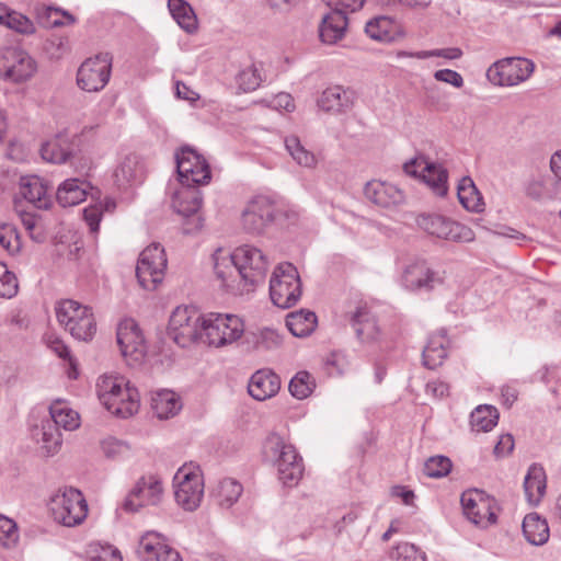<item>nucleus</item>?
<instances>
[{
    "label": "nucleus",
    "mask_w": 561,
    "mask_h": 561,
    "mask_svg": "<svg viewBox=\"0 0 561 561\" xmlns=\"http://www.w3.org/2000/svg\"><path fill=\"white\" fill-rule=\"evenodd\" d=\"M99 399L112 414L126 419L138 412L139 392L121 376H102L98 383Z\"/></svg>",
    "instance_id": "nucleus-1"
},
{
    "label": "nucleus",
    "mask_w": 561,
    "mask_h": 561,
    "mask_svg": "<svg viewBox=\"0 0 561 561\" xmlns=\"http://www.w3.org/2000/svg\"><path fill=\"white\" fill-rule=\"evenodd\" d=\"M88 503L82 492L72 486L58 490L48 502V512L59 526H78L88 516Z\"/></svg>",
    "instance_id": "nucleus-2"
},
{
    "label": "nucleus",
    "mask_w": 561,
    "mask_h": 561,
    "mask_svg": "<svg viewBox=\"0 0 561 561\" xmlns=\"http://www.w3.org/2000/svg\"><path fill=\"white\" fill-rule=\"evenodd\" d=\"M58 322L79 341H91L96 332V322L90 307L76 300L65 299L56 306Z\"/></svg>",
    "instance_id": "nucleus-3"
},
{
    "label": "nucleus",
    "mask_w": 561,
    "mask_h": 561,
    "mask_svg": "<svg viewBox=\"0 0 561 561\" xmlns=\"http://www.w3.org/2000/svg\"><path fill=\"white\" fill-rule=\"evenodd\" d=\"M203 343L220 347L239 340L244 334L241 318L229 313H209L203 318Z\"/></svg>",
    "instance_id": "nucleus-4"
},
{
    "label": "nucleus",
    "mask_w": 561,
    "mask_h": 561,
    "mask_svg": "<svg viewBox=\"0 0 561 561\" xmlns=\"http://www.w3.org/2000/svg\"><path fill=\"white\" fill-rule=\"evenodd\" d=\"M295 217V213H288L267 196H256L249 202L242 213L243 228L253 234H261L267 227L282 221V218Z\"/></svg>",
    "instance_id": "nucleus-5"
},
{
    "label": "nucleus",
    "mask_w": 561,
    "mask_h": 561,
    "mask_svg": "<svg viewBox=\"0 0 561 561\" xmlns=\"http://www.w3.org/2000/svg\"><path fill=\"white\" fill-rule=\"evenodd\" d=\"M270 296L279 308L293 307L301 296V282L297 268L288 262L278 264L270 280Z\"/></svg>",
    "instance_id": "nucleus-6"
},
{
    "label": "nucleus",
    "mask_w": 561,
    "mask_h": 561,
    "mask_svg": "<svg viewBox=\"0 0 561 561\" xmlns=\"http://www.w3.org/2000/svg\"><path fill=\"white\" fill-rule=\"evenodd\" d=\"M265 448L276 456L278 478L284 485L294 486L302 477L304 463L293 445L285 444L280 437H268Z\"/></svg>",
    "instance_id": "nucleus-7"
},
{
    "label": "nucleus",
    "mask_w": 561,
    "mask_h": 561,
    "mask_svg": "<svg viewBox=\"0 0 561 561\" xmlns=\"http://www.w3.org/2000/svg\"><path fill=\"white\" fill-rule=\"evenodd\" d=\"M203 318L193 308L178 307L169 320V336L181 347H187L197 341L203 342Z\"/></svg>",
    "instance_id": "nucleus-8"
},
{
    "label": "nucleus",
    "mask_w": 561,
    "mask_h": 561,
    "mask_svg": "<svg viewBox=\"0 0 561 561\" xmlns=\"http://www.w3.org/2000/svg\"><path fill=\"white\" fill-rule=\"evenodd\" d=\"M234 260L240 268L241 282L245 293L263 284L266 278L268 263L262 251L252 245H241L234 250Z\"/></svg>",
    "instance_id": "nucleus-9"
},
{
    "label": "nucleus",
    "mask_w": 561,
    "mask_h": 561,
    "mask_svg": "<svg viewBox=\"0 0 561 561\" xmlns=\"http://www.w3.org/2000/svg\"><path fill=\"white\" fill-rule=\"evenodd\" d=\"M167 268L164 249L159 243L147 247L139 255L136 266V276L140 286L145 289L154 290L163 280Z\"/></svg>",
    "instance_id": "nucleus-10"
},
{
    "label": "nucleus",
    "mask_w": 561,
    "mask_h": 561,
    "mask_svg": "<svg viewBox=\"0 0 561 561\" xmlns=\"http://www.w3.org/2000/svg\"><path fill=\"white\" fill-rule=\"evenodd\" d=\"M113 56L100 53L85 59L78 69L77 84L88 92H98L107 84L112 72Z\"/></svg>",
    "instance_id": "nucleus-11"
},
{
    "label": "nucleus",
    "mask_w": 561,
    "mask_h": 561,
    "mask_svg": "<svg viewBox=\"0 0 561 561\" xmlns=\"http://www.w3.org/2000/svg\"><path fill=\"white\" fill-rule=\"evenodd\" d=\"M534 71L533 61L519 57H506L495 61L486 71L495 85L512 87L527 80Z\"/></svg>",
    "instance_id": "nucleus-12"
},
{
    "label": "nucleus",
    "mask_w": 561,
    "mask_h": 561,
    "mask_svg": "<svg viewBox=\"0 0 561 561\" xmlns=\"http://www.w3.org/2000/svg\"><path fill=\"white\" fill-rule=\"evenodd\" d=\"M176 171L180 182L185 186L206 184L211 178L206 159L190 147H183L175 153Z\"/></svg>",
    "instance_id": "nucleus-13"
},
{
    "label": "nucleus",
    "mask_w": 561,
    "mask_h": 561,
    "mask_svg": "<svg viewBox=\"0 0 561 561\" xmlns=\"http://www.w3.org/2000/svg\"><path fill=\"white\" fill-rule=\"evenodd\" d=\"M36 69L35 60L26 51L14 47L0 50V78L21 83L30 80Z\"/></svg>",
    "instance_id": "nucleus-14"
},
{
    "label": "nucleus",
    "mask_w": 561,
    "mask_h": 561,
    "mask_svg": "<svg viewBox=\"0 0 561 561\" xmlns=\"http://www.w3.org/2000/svg\"><path fill=\"white\" fill-rule=\"evenodd\" d=\"M460 503L468 520L478 525L481 523L495 524L500 511L496 500L484 491L472 489L461 494Z\"/></svg>",
    "instance_id": "nucleus-15"
},
{
    "label": "nucleus",
    "mask_w": 561,
    "mask_h": 561,
    "mask_svg": "<svg viewBox=\"0 0 561 561\" xmlns=\"http://www.w3.org/2000/svg\"><path fill=\"white\" fill-rule=\"evenodd\" d=\"M421 229L439 239L470 242L473 240L472 230L457 221L437 214H423L416 219Z\"/></svg>",
    "instance_id": "nucleus-16"
},
{
    "label": "nucleus",
    "mask_w": 561,
    "mask_h": 561,
    "mask_svg": "<svg viewBox=\"0 0 561 561\" xmlns=\"http://www.w3.org/2000/svg\"><path fill=\"white\" fill-rule=\"evenodd\" d=\"M116 340L128 365L142 363L147 354V344L135 320L125 319L118 324Z\"/></svg>",
    "instance_id": "nucleus-17"
},
{
    "label": "nucleus",
    "mask_w": 561,
    "mask_h": 561,
    "mask_svg": "<svg viewBox=\"0 0 561 561\" xmlns=\"http://www.w3.org/2000/svg\"><path fill=\"white\" fill-rule=\"evenodd\" d=\"M403 170L412 176H420L432 191L443 197L447 194L448 172L442 165L428 161L425 156H417L403 164Z\"/></svg>",
    "instance_id": "nucleus-18"
},
{
    "label": "nucleus",
    "mask_w": 561,
    "mask_h": 561,
    "mask_svg": "<svg viewBox=\"0 0 561 561\" xmlns=\"http://www.w3.org/2000/svg\"><path fill=\"white\" fill-rule=\"evenodd\" d=\"M175 501L185 511H195L204 495V484L199 473L180 468L174 476Z\"/></svg>",
    "instance_id": "nucleus-19"
},
{
    "label": "nucleus",
    "mask_w": 561,
    "mask_h": 561,
    "mask_svg": "<svg viewBox=\"0 0 561 561\" xmlns=\"http://www.w3.org/2000/svg\"><path fill=\"white\" fill-rule=\"evenodd\" d=\"M137 554L141 561H183L165 537L156 530L147 531L138 542Z\"/></svg>",
    "instance_id": "nucleus-20"
},
{
    "label": "nucleus",
    "mask_w": 561,
    "mask_h": 561,
    "mask_svg": "<svg viewBox=\"0 0 561 561\" xmlns=\"http://www.w3.org/2000/svg\"><path fill=\"white\" fill-rule=\"evenodd\" d=\"M162 491L161 482L157 478H141L125 499L123 510L127 513H135L142 506L157 505Z\"/></svg>",
    "instance_id": "nucleus-21"
},
{
    "label": "nucleus",
    "mask_w": 561,
    "mask_h": 561,
    "mask_svg": "<svg viewBox=\"0 0 561 561\" xmlns=\"http://www.w3.org/2000/svg\"><path fill=\"white\" fill-rule=\"evenodd\" d=\"M403 286L411 290H426L430 291L436 285L442 283L438 273L432 270L424 261H416L409 264L402 274Z\"/></svg>",
    "instance_id": "nucleus-22"
},
{
    "label": "nucleus",
    "mask_w": 561,
    "mask_h": 561,
    "mask_svg": "<svg viewBox=\"0 0 561 561\" xmlns=\"http://www.w3.org/2000/svg\"><path fill=\"white\" fill-rule=\"evenodd\" d=\"M202 194L198 190L194 188V186H187L186 188L179 191L173 197L172 207L174 208V210L185 218L193 217L192 221L194 226L186 227V233L197 231L203 226L202 218L195 217V215L202 207Z\"/></svg>",
    "instance_id": "nucleus-23"
},
{
    "label": "nucleus",
    "mask_w": 561,
    "mask_h": 561,
    "mask_svg": "<svg viewBox=\"0 0 561 561\" xmlns=\"http://www.w3.org/2000/svg\"><path fill=\"white\" fill-rule=\"evenodd\" d=\"M317 105L325 113H346L354 105V92L342 85L329 87L318 98Z\"/></svg>",
    "instance_id": "nucleus-24"
},
{
    "label": "nucleus",
    "mask_w": 561,
    "mask_h": 561,
    "mask_svg": "<svg viewBox=\"0 0 561 561\" xmlns=\"http://www.w3.org/2000/svg\"><path fill=\"white\" fill-rule=\"evenodd\" d=\"M364 194L368 201L383 208L397 207L404 203L403 192L396 185L370 181L365 185Z\"/></svg>",
    "instance_id": "nucleus-25"
},
{
    "label": "nucleus",
    "mask_w": 561,
    "mask_h": 561,
    "mask_svg": "<svg viewBox=\"0 0 561 561\" xmlns=\"http://www.w3.org/2000/svg\"><path fill=\"white\" fill-rule=\"evenodd\" d=\"M19 194L37 209H48L53 204L46 183L37 175L21 176Z\"/></svg>",
    "instance_id": "nucleus-26"
},
{
    "label": "nucleus",
    "mask_w": 561,
    "mask_h": 561,
    "mask_svg": "<svg viewBox=\"0 0 561 561\" xmlns=\"http://www.w3.org/2000/svg\"><path fill=\"white\" fill-rule=\"evenodd\" d=\"M279 389L280 378L270 368L256 370L251 376L248 385L249 394L257 401H264L274 397Z\"/></svg>",
    "instance_id": "nucleus-27"
},
{
    "label": "nucleus",
    "mask_w": 561,
    "mask_h": 561,
    "mask_svg": "<svg viewBox=\"0 0 561 561\" xmlns=\"http://www.w3.org/2000/svg\"><path fill=\"white\" fill-rule=\"evenodd\" d=\"M214 268L217 278L221 280L222 286L227 288V290L234 295L245 293V290H243V282H241L240 268L237 266V261L234 260V251L230 255L222 257L216 256Z\"/></svg>",
    "instance_id": "nucleus-28"
},
{
    "label": "nucleus",
    "mask_w": 561,
    "mask_h": 561,
    "mask_svg": "<svg viewBox=\"0 0 561 561\" xmlns=\"http://www.w3.org/2000/svg\"><path fill=\"white\" fill-rule=\"evenodd\" d=\"M145 178V168L136 154L126 156L114 172L115 183L121 188L140 184Z\"/></svg>",
    "instance_id": "nucleus-29"
},
{
    "label": "nucleus",
    "mask_w": 561,
    "mask_h": 561,
    "mask_svg": "<svg viewBox=\"0 0 561 561\" xmlns=\"http://www.w3.org/2000/svg\"><path fill=\"white\" fill-rule=\"evenodd\" d=\"M351 325L357 339L364 343L375 342L379 336L376 317L366 306L357 307L351 317Z\"/></svg>",
    "instance_id": "nucleus-30"
},
{
    "label": "nucleus",
    "mask_w": 561,
    "mask_h": 561,
    "mask_svg": "<svg viewBox=\"0 0 561 561\" xmlns=\"http://www.w3.org/2000/svg\"><path fill=\"white\" fill-rule=\"evenodd\" d=\"M347 27V16L339 10L327 13L319 26V36L325 44H335L343 38Z\"/></svg>",
    "instance_id": "nucleus-31"
},
{
    "label": "nucleus",
    "mask_w": 561,
    "mask_h": 561,
    "mask_svg": "<svg viewBox=\"0 0 561 561\" xmlns=\"http://www.w3.org/2000/svg\"><path fill=\"white\" fill-rule=\"evenodd\" d=\"M91 188L90 183L79 179H67L57 188L56 201L62 207L80 204Z\"/></svg>",
    "instance_id": "nucleus-32"
},
{
    "label": "nucleus",
    "mask_w": 561,
    "mask_h": 561,
    "mask_svg": "<svg viewBox=\"0 0 561 561\" xmlns=\"http://www.w3.org/2000/svg\"><path fill=\"white\" fill-rule=\"evenodd\" d=\"M447 339L446 330L442 329L437 333L430 336L426 346L423 350V364L430 369L440 366L447 357Z\"/></svg>",
    "instance_id": "nucleus-33"
},
{
    "label": "nucleus",
    "mask_w": 561,
    "mask_h": 561,
    "mask_svg": "<svg viewBox=\"0 0 561 561\" xmlns=\"http://www.w3.org/2000/svg\"><path fill=\"white\" fill-rule=\"evenodd\" d=\"M547 477L545 469L537 463L529 467L524 480L525 495L530 505H537L546 493Z\"/></svg>",
    "instance_id": "nucleus-34"
},
{
    "label": "nucleus",
    "mask_w": 561,
    "mask_h": 561,
    "mask_svg": "<svg viewBox=\"0 0 561 561\" xmlns=\"http://www.w3.org/2000/svg\"><path fill=\"white\" fill-rule=\"evenodd\" d=\"M525 192L534 201L554 198L560 194V183L552 175H538L527 182Z\"/></svg>",
    "instance_id": "nucleus-35"
},
{
    "label": "nucleus",
    "mask_w": 561,
    "mask_h": 561,
    "mask_svg": "<svg viewBox=\"0 0 561 561\" xmlns=\"http://www.w3.org/2000/svg\"><path fill=\"white\" fill-rule=\"evenodd\" d=\"M243 343L248 351H270L282 345V336L276 330L264 328L257 331L247 332Z\"/></svg>",
    "instance_id": "nucleus-36"
},
{
    "label": "nucleus",
    "mask_w": 561,
    "mask_h": 561,
    "mask_svg": "<svg viewBox=\"0 0 561 561\" xmlns=\"http://www.w3.org/2000/svg\"><path fill=\"white\" fill-rule=\"evenodd\" d=\"M151 408L158 419L165 420L176 415L182 404L173 391L161 390L151 398Z\"/></svg>",
    "instance_id": "nucleus-37"
},
{
    "label": "nucleus",
    "mask_w": 561,
    "mask_h": 561,
    "mask_svg": "<svg viewBox=\"0 0 561 561\" xmlns=\"http://www.w3.org/2000/svg\"><path fill=\"white\" fill-rule=\"evenodd\" d=\"M318 323L314 312L310 310H299L287 316L286 327L294 336L305 337L310 335Z\"/></svg>",
    "instance_id": "nucleus-38"
},
{
    "label": "nucleus",
    "mask_w": 561,
    "mask_h": 561,
    "mask_svg": "<svg viewBox=\"0 0 561 561\" xmlns=\"http://www.w3.org/2000/svg\"><path fill=\"white\" fill-rule=\"evenodd\" d=\"M168 8L172 18L186 33H194L197 30V18L192 7L184 0H169Z\"/></svg>",
    "instance_id": "nucleus-39"
},
{
    "label": "nucleus",
    "mask_w": 561,
    "mask_h": 561,
    "mask_svg": "<svg viewBox=\"0 0 561 561\" xmlns=\"http://www.w3.org/2000/svg\"><path fill=\"white\" fill-rule=\"evenodd\" d=\"M457 195L459 203L470 211H481L483 209V199L473 181L465 176L458 184Z\"/></svg>",
    "instance_id": "nucleus-40"
},
{
    "label": "nucleus",
    "mask_w": 561,
    "mask_h": 561,
    "mask_svg": "<svg viewBox=\"0 0 561 561\" xmlns=\"http://www.w3.org/2000/svg\"><path fill=\"white\" fill-rule=\"evenodd\" d=\"M499 412L492 405H479L470 415V424L477 432H489L497 423Z\"/></svg>",
    "instance_id": "nucleus-41"
},
{
    "label": "nucleus",
    "mask_w": 561,
    "mask_h": 561,
    "mask_svg": "<svg viewBox=\"0 0 561 561\" xmlns=\"http://www.w3.org/2000/svg\"><path fill=\"white\" fill-rule=\"evenodd\" d=\"M49 413L54 424L67 431H73L79 427V414L72 409L68 408L62 402H55L49 408Z\"/></svg>",
    "instance_id": "nucleus-42"
},
{
    "label": "nucleus",
    "mask_w": 561,
    "mask_h": 561,
    "mask_svg": "<svg viewBox=\"0 0 561 561\" xmlns=\"http://www.w3.org/2000/svg\"><path fill=\"white\" fill-rule=\"evenodd\" d=\"M285 147L290 157L301 167L314 168L317 165V159L313 152L306 149L300 139L295 136H288L285 138Z\"/></svg>",
    "instance_id": "nucleus-43"
},
{
    "label": "nucleus",
    "mask_w": 561,
    "mask_h": 561,
    "mask_svg": "<svg viewBox=\"0 0 561 561\" xmlns=\"http://www.w3.org/2000/svg\"><path fill=\"white\" fill-rule=\"evenodd\" d=\"M393 27L394 23L390 18L377 16L366 23L365 32L375 41L390 42L393 38Z\"/></svg>",
    "instance_id": "nucleus-44"
},
{
    "label": "nucleus",
    "mask_w": 561,
    "mask_h": 561,
    "mask_svg": "<svg viewBox=\"0 0 561 561\" xmlns=\"http://www.w3.org/2000/svg\"><path fill=\"white\" fill-rule=\"evenodd\" d=\"M69 145L61 138H56L43 144L41 156L44 160L53 163H64L70 157Z\"/></svg>",
    "instance_id": "nucleus-45"
},
{
    "label": "nucleus",
    "mask_w": 561,
    "mask_h": 561,
    "mask_svg": "<svg viewBox=\"0 0 561 561\" xmlns=\"http://www.w3.org/2000/svg\"><path fill=\"white\" fill-rule=\"evenodd\" d=\"M316 387L314 379L308 371L297 373L289 382V391L293 397L302 400L309 397Z\"/></svg>",
    "instance_id": "nucleus-46"
},
{
    "label": "nucleus",
    "mask_w": 561,
    "mask_h": 561,
    "mask_svg": "<svg viewBox=\"0 0 561 561\" xmlns=\"http://www.w3.org/2000/svg\"><path fill=\"white\" fill-rule=\"evenodd\" d=\"M462 56V50L458 47H448L440 49H432V50H421L416 53H410L405 50H399L397 53V57H412L417 59H426L430 57H442L445 59H458Z\"/></svg>",
    "instance_id": "nucleus-47"
},
{
    "label": "nucleus",
    "mask_w": 561,
    "mask_h": 561,
    "mask_svg": "<svg viewBox=\"0 0 561 561\" xmlns=\"http://www.w3.org/2000/svg\"><path fill=\"white\" fill-rule=\"evenodd\" d=\"M243 488L241 483L233 479H225L219 485V504L225 507H230L241 496Z\"/></svg>",
    "instance_id": "nucleus-48"
},
{
    "label": "nucleus",
    "mask_w": 561,
    "mask_h": 561,
    "mask_svg": "<svg viewBox=\"0 0 561 561\" xmlns=\"http://www.w3.org/2000/svg\"><path fill=\"white\" fill-rule=\"evenodd\" d=\"M453 468L451 460L445 456L430 457L424 463V473L430 478H442L447 476Z\"/></svg>",
    "instance_id": "nucleus-49"
},
{
    "label": "nucleus",
    "mask_w": 561,
    "mask_h": 561,
    "mask_svg": "<svg viewBox=\"0 0 561 561\" xmlns=\"http://www.w3.org/2000/svg\"><path fill=\"white\" fill-rule=\"evenodd\" d=\"M2 25L24 35H31L35 33L34 23L26 15L14 10L9 12Z\"/></svg>",
    "instance_id": "nucleus-50"
},
{
    "label": "nucleus",
    "mask_w": 561,
    "mask_h": 561,
    "mask_svg": "<svg viewBox=\"0 0 561 561\" xmlns=\"http://www.w3.org/2000/svg\"><path fill=\"white\" fill-rule=\"evenodd\" d=\"M236 80L239 89L243 92H251L256 90L262 82L260 71L254 66L242 69L237 75Z\"/></svg>",
    "instance_id": "nucleus-51"
},
{
    "label": "nucleus",
    "mask_w": 561,
    "mask_h": 561,
    "mask_svg": "<svg viewBox=\"0 0 561 561\" xmlns=\"http://www.w3.org/2000/svg\"><path fill=\"white\" fill-rule=\"evenodd\" d=\"M0 245L10 254H14L21 249V241L16 228L10 224L0 226Z\"/></svg>",
    "instance_id": "nucleus-52"
},
{
    "label": "nucleus",
    "mask_w": 561,
    "mask_h": 561,
    "mask_svg": "<svg viewBox=\"0 0 561 561\" xmlns=\"http://www.w3.org/2000/svg\"><path fill=\"white\" fill-rule=\"evenodd\" d=\"M18 279L5 264L0 262V297L12 298L18 293Z\"/></svg>",
    "instance_id": "nucleus-53"
},
{
    "label": "nucleus",
    "mask_w": 561,
    "mask_h": 561,
    "mask_svg": "<svg viewBox=\"0 0 561 561\" xmlns=\"http://www.w3.org/2000/svg\"><path fill=\"white\" fill-rule=\"evenodd\" d=\"M90 553L93 561H123L119 550L107 543H91Z\"/></svg>",
    "instance_id": "nucleus-54"
},
{
    "label": "nucleus",
    "mask_w": 561,
    "mask_h": 561,
    "mask_svg": "<svg viewBox=\"0 0 561 561\" xmlns=\"http://www.w3.org/2000/svg\"><path fill=\"white\" fill-rule=\"evenodd\" d=\"M393 557L398 561H426L424 552H421L413 543L401 542L394 548Z\"/></svg>",
    "instance_id": "nucleus-55"
},
{
    "label": "nucleus",
    "mask_w": 561,
    "mask_h": 561,
    "mask_svg": "<svg viewBox=\"0 0 561 561\" xmlns=\"http://www.w3.org/2000/svg\"><path fill=\"white\" fill-rule=\"evenodd\" d=\"M102 216L103 206L101 204L90 205L83 209V219L92 233H96L99 231Z\"/></svg>",
    "instance_id": "nucleus-56"
},
{
    "label": "nucleus",
    "mask_w": 561,
    "mask_h": 561,
    "mask_svg": "<svg viewBox=\"0 0 561 561\" xmlns=\"http://www.w3.org/2000/svg\"><path fill=\"white\" fill-rule=\"evenodd\" d=\"M525 539L534 546L545 545L550 537V528H520Z\"/></svg>",
    "instance_id": "nucleus-57"
},
{
    "label": "nucleus",
    "mask_w": 561,
    "mask_h": 561,
    "mask_svg": "<svg viewBox=\"0 0 561 561\" xmlns=\"http://www.w3.org/2000/svg\"><path fill=\"white\" fill-rule=\"evenodd\" d=\"M434 78L437 81L446 82L455 88H461L463 85V79L460 73L451 69H440L435 71Z\"/></svg>",
    "instance_id": "nucleus-58"
},
{
    "label": "nucleus",
    "mask_w": 561,
    "mask_h": 561,
    "mask_svg": "<svg viewBox=\"0 0 561 561\" xmlns=\"http://www.w3.org/2000/svg\"><path fill=\"white\" fill-rule=\"evenodd\" d=\"M329 7H332V10H339L340 12H344L346 14L347 11L355 12L365 3V0H324Z\"/></svg>",
    "instance_id": "nucleus-59"
},
{
    "label": "nucleus",
    "mask_w": 561,
    "mask_h": 561,
    "mask_svg": "<svg viewBox=\"0 0 561 561\" xmlns=\"http://www.w3.org/2000/svg\"><path fill=\"white\" fill-rule=\"evenodd\" d=\"M101 447L107 458H114L124 450L125 444L116 438L108 437L102 442Z\"/></svg>",
    "instance_id": "nucleus-60"
},
{
    "label": "nucleus",
    "mask_w": 561,
    "mask_h": 561,
    "mask_svg": "<svg viewBox=\"0 0 561 561\" xmlns=\"http://www.w3.org/2000/svg\"><path fill=\"white\" fill-rule=\"evenodd\" d=\"M514 438L511 434H503L500 436L499 442L494 447L496 457H504L510 455L514 449Z\"/></svg>",
    "instance_id": "nucleus-61"
},
{
    "label": "nucleus",
    "mask_w": 561,
    "mask_h": 561,
    "mask_svg": "<svg viewBox=\"0 0 561 561\" xmlns=\"http://www.w3.org/2000/svg\"><path fill=\"white\" fill-rule=\"evenodd\" d=\"M19 528H0V546L12 548L19 541Z\"/></svg>",
    "instance_id": "nucleus-62"
},
{
    "label": "nucleus",
    "mask_w": 561,
    "mask_h": 561,
    "mask_svg": "<svg viewBox=\"0 0 561 561\" xmlns=\"http://www.w3.org/2000/svg\"><path fill=\"white\" fill-rule=\"evenodd\" d=\"M299 0H266L268 8L275 13H288Z\"/></svg>",
    "instance_id": "nucleus-63"
},
{
    "label": "nucleus",
    "mask_w": 561,
    "mask_h": 561,
    "mask_svg": "<svg viewBox=\"0 0 561 561\" xmlns=\"http://www.w3.org/2000/svg\"><path fill=\"white\" fill-rule=\"evenodd\" d=\"M426 391L436 398L448 394L449 386L443 381H432L426 385Z\"/></svg>",
    "instance_id": "nucleus-64"
}]
</instances>
